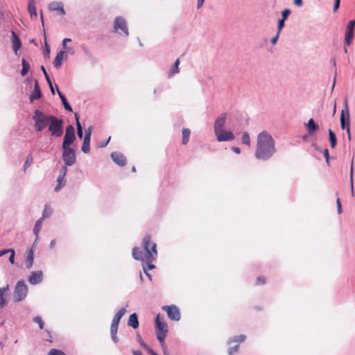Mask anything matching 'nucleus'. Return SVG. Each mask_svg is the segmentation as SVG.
<instances>
[{"label": "nucleus", "mask_w": 355, "mask_h": 355, "mask_svg": "<svg viewBox=\"0 0 355 355\" xmlns=\"http://www.w3.org/2000/svg\"><path fill=\"white\" fill-rule=\"evenodd\" d=\"M142 247L143 250L138 247L134 248L132 249V256L135 259L146 263L145 266H143V268L146 275H149L147 273V270L155 268L153 263L157 257V244L152 241L150 234H146L143 238Z\"/></svg>", "instance_id": "1"}, {"label": "nucleus", "mask_w": 355, "mask_h": 355, "mask_svg": "<svg viewBox=\"0 0 355 355\" xmlns=\"http://www.w3.org/2000/svg\"><path fill=\"white\" fill-rule=\"evenodd\" d=\"M276 151L275 141L267 132H260L257 137L255 157L259 159H268Z\"/></svg>", "instance_id": "2"}, {"label": "nucleus", "mask_w": 355, "mask_h": 355, "mask_svg": "<svg viewBox=\"0 0 355 355\" xmlns=\"http://www.w3.org/2000/svg\"><path fill=\"white\" fill-rule=\"evenodd\" d=\"M168 325L160 314L156 315L155 319V331L156 336L162 347L164 346V340L168 334Z\"/></svg>", "instance_id": "3"}, {"label": "nucleus", "mask_w": 355, "mask_h": 355, "mask_svg": "<svg viewBox=\"0 0 355 355\" xmlns=\"http://www.w3.org/2000/svg\"><path fill=\"white\" fill-rule=\"evenodd\" d=\"M53 115H47L42 112L36 110L33 115V121H35V129L38 131H42L47 125H49Z\"/></svg>", "instance_id": "4"}, {"label": "nucleus", "mask_w": 355, "mask_h": 355, "mask_svg": "<svg viewBox=\"0 0 355 355\" xmlns=\"http://www.w3.org/2000/svg\"><path fill=\"white\" fill-rule=\"evenodd\" d=\"M246 339L245 335H239L231 337L227 340V345H229L227 353L229 355H234L237 353L239 349L240 344L243 343Z\"/></svg>", "instance_id": "5"}, {"label": "nucleus", "mask_w": 355, "mask_h": 355, "mask_svg": "<svg viewBox=\"0 0 355 355\" xmlns=\"http://www.w3.org/2000/svg\"><path fill=\"white\" fill-rule=\"evenodd\" d=\"M63 121L53 116L49 125V131L55 137H61L63 133Z\"/></svg>", "instance_id": "6"}, {"label": "nucleus", "mask_w": 355, "mask_h": 355, "mask_svg": "<svg viewBox=\"0 0 355 355\" xmlns=\"http://www.w3.org/2000/svg\"><path fill=\"white\" fill-rule=\"evenodd\" d=\"M126 312L125 308L121 309L114 316L112 324L110 326V333L112 336V338L114 343L118 342V338L116 336V333L118 331V327L119 324V321L121 318L124 315Z\"/></svg>", "instance_id": "7"}, {"label": "nucleus", "mask_w": 355, "mask_h": 355, "mask_svg": "<svg viewBox=\"0 0 355 355\" xmlns=\"http://www.w3.org/2000/svg\"><path fill=\"white\" fill-rule=\"evenodd\" d=\"M28 293V287L24 280L19 281L15 286L13 298L15 302L24 300Z\"/></svg>", "instance_id": "8"}, {"label": "nucleus", "mask_w": 355, "mask_h": 355, "mask_svg": "<svg viewBox=\"0 0 355 355\" xmlns=\"http://www.w3.org/2000/svg\"><path fill=\"white\" fill-rule=\"evenodd\" d=\"M75 139L76 137L74 133V128L72 125H69L66 128V132L62 143V148L69 147V146L72 144Z\"/></svg>", "instance_id": "9"}, {"label": "nucleus", "mask_w": 355, "mask_h": 355, "mask_svg": "<svg viewBox=\"0 0 355 355\" xmlns=\"http://www.w3.org/2000/svg\"><path fill=\"white\" fill-rule=\"evenodd\" d=\"M162 309L166 312L167 316L170 320L174 321H179L180 320V309L175 305L164 306L162 307Z\"/></svg>", "instance_id": "10"}, {"label": "nucleus", "mask_w": 355, "mask_h": 355, "mask_svg": "<svg viewBox=\"0 0 355 355\" xmlns=\"http://www.w3.org/2000/svg\"><path fill=\"white\" fill-rule=\"evenodd\" d=\"M62 157L65 164L67 166H71L76 162L75 152L70 147L63 148Z\"/></svg>", "instance_id": "11"}, {"label": "nucleus", "mask_w": 355, "mask_h": 355, "mask_svg": "<svg viewBox=\"0 0 355 355\" xmlns=\"http://www.w3.org/2000/svg\"><path fill=\"white\" fill-rule=\"evenodd\" d=\"M218 141H231L234 139V136L230 131L220 130L215 132Z\"/></svg>", "instance_id": "12"}, {"label": "nucleus", "mask_w": 355, "mask_h": 355, "mask_svg": "<svg viewBox=\"0 0 355 355\" xmlns=\"http://www.w3.org/2000/svg\"><path fill=\"white\" fill-rule=\"evenodd\" d=\"M49 8L51 11L57 12V14L60 16H63L65 15L64 5L60 1H53L50 3L49 5Z\"/></svg>", "instance_id": "13"}, {"label": "nucleus", "mask_w": 355, "mask_h": 355, "mask_svg": "<svg viewBox=\"0 0 355 355\" xmlns=\"http://www.w3.org/2000/svg\"><path fill=\"white\" fill-rule=\"evenodd\" d=\"M354 27L355 24H349L347 27L345 34V44L347 46H349L352 42Z\"/></svg>", "instance_id": "14"}, {"label": "nucleus", "mask_w": 355, "mask_h": 355, "mask_svg": "<svg viewBox=\"0 0 355 355\" xmlns=\"http://www.w3.org/2000/svg\"><path fill=\"white\" fill-rule=\"evenodd\" d=\"M111 157L120 166H124L127 163L125 157L121 153L114 152L111 154Z\"/></svg>", "instance_id": "15"}, {"label": "nucleus", "mask_w": 355, "mask_h": 355, "mask_svg": "<svg viewBox=\"0 0 355 355\" xmlns=\"http://www.w3.org/2000/svg\"><path fill=\"white\" fill-rule=\"evenodd\" d=\"M43 279V273L41 270L34 271L28 277V280L31 284L40 283Z\"/></svg>", "instance_id": "16"}, {"label": "nucleus", "mask_w": 355, "mask_h": 355, "mask_svg": "<svg viewBox=\"0 0 355 355\" xmlns=\"http://www.w3.org/2000/svg\"><path fill=\"white\" fill-rule=\"evenodd\" d=\"M226 121V114H221L214 122V132L223 129Z\"/></svg>", "instance_id": "17"}, {"label": "nucleus", "mask_w": 355, "mask_h": 355, "mask_svg": "<svg viewBox=\"0 0 355 355\" xmlns=\"http://www.w3.org/2000/svg\"><path fill=\"white\" fill-rule=\"evenodd\" d=\"M12 49L15 54H17L18 51L21 49V43L15 31H12Z\"/></svg>", "instance_id": "18"}, {"label": "nucleus", "mask_w": 355, "mask_h": 355, "mask_svg": "<svg viewBox=\"0 0 355 355\" xmlns=\"http://www.w3.org/2000/svg\"><path fill=\"white\" fill-rule=\"evenodd\" d=\"M41 98V91L37 80H35L34 89L30 96V101L37 100Z\"/></svg>", "instance_id": "19"}, {"label": "nucleus", "mask_w": 355, "mask_h": 355, "mask_svg": "<svg viewBox=\"0 0 355 355\" xmlns=\"http://www.w3.org/2000/svg\"><path fill=\"white\" fill-rule=\"evenodd\" d=\"M114 31L121 35L126 36L128 35L127 24H114Z\"/></svg>", "instance_id": "20"}, {"label": "nucleus", "mask_w": 355, "mask_h": 355, "mask_svg": "<svg viewBox=\"0 0 355 355\" xmlns=\"http://www.w3.org/2000/svg\"><path fill=\"white\" fill-rule=\"evenodd\" d=\"M35 245L33 244V247L28 251L26 259V265L27 268H31L34 261V250L33 248Z\"/></svg>", "instance_id": "21"}, {"label": "nucleus", "mask_w": 355, "mask_h": 355, "mask_svg": "<svg viewBox=\"0 0 355 355\" xmlns=\"http://www.w3.org/2000/svg\"><path fill=\"white\" fill-rule=\"evenodd\" d=\"M128 325L132 327L133 329L138 328L139 323L137 313H134L130 315L128 321Z\"/></svg>", "instance_id": "22"}, {"label": "nucleus", "mask_w": 355, "mask_h": 355, "mask_svg": "<svg viewBox=\"0 0 355 355\" xmlns=\"http://www.w3.org/2000/svg\"><path fill=\"white\" fill-rule=\"evenodd\" d=\"M43 220H44L43 218H39L35 224V226L33 228V233L35 235V240L34 242V245L36 244V243L38 240V234L42 229Z\"/></svg>", "instance_id": "23"}, {"label": "nucleus", "mask_w": 355, "mask_h": 355, "mask_svg": "<svg viewBox=\"0 0 355 355\" xmlns=\"http://www.w3.org/2000/svg\"><path fill=\"white\" fill-rule=\"evenodd\" d=\"M65 54L64 51H60L56 55L53 64L55 68H60L62 65V60L64 59V55Z\"/></svg>", "instance_id": "24"}, {"label": "nucleus", "mask_w": 355, "mask_h": 355, "mask_svg": "<svg viewBox=\"0 0 355 355\" xmlns=\"http://www.w3.org/2000/svg\"><path fill=\"white\" fill-rule=\"evenodd\" d=\"M306 128L309 133L312 135L318 129V125L315 123L313 119H310L306 123Z\"/></svg>", "instance_id": "25"}, {"label": "nucleus", "mask_w": 355, "mask_h": 355, "mask_svg": "<svg viewBox=\"0 0 355 355\" xmlns=\"http://www.w3.org/2000/svg\"><path fill=\"white\" fill-rule=\"evenodd\" d=\"M58 94L62 101V103L64 105V107L65 108V110H67V111H69V112H72V108L71 107V105L69 104L67 98H65V96L63 95V94L59 91L58 89Z\"/></svg>", "instance_id": "26"}, {"label": "nucleus", "mask_w": 355, "mask_h": 355, "mask_svg": "<svg viewBox=\"0 0 355 355\" xmlns=\"http://www.w3.org/2000/svg\"><path fill=\"white\" fill-rule=\"evenodd\" d=\"M21 65H22V69L21 70V75L22 76H25L28 73V72L30 69V64L24 58H22Z\"/></svg>", "instance_id": "27"}, {"label": "nucleus", "mask_w": 355, "mask_h": 355, "mask_svg": "<svg viewBox=\"0 0 355 355\" xmlns=\"http://www.w3.org/2000/svg\"><path fill=\"white\" fill-rule=\"evenodd\" d=\"M52 212L53 210L51 208L50 205L46 204L43 211L42 216L40 218H43V220H44L45 218H49L51 215Z\"/></svg>", "instance_id": "28"}, {"label": "nucleus", "mask_w": 355, "mask_h": 355, "mask_svg": "<svg viewBox=\"0 0 355 355\" xmlns=\"http://www.w3.org/2000/svg\"><path fill=\"white\" fill-rule=\"evenodd\" d=\"M190 134H191V132L189 129L187 128H184L182 130V144L183 145H186L189 140V137H190Z\"/></svg>", "instance_id": "29"}, {"label": "nucleus", "mask_w": 355, "mask_h": 355, "mask_svg": "<svg viewBox=\"0 0 355 355\" xmlns=\"http://www.w3.org/2000/svg\"><path fill=\"white\" fill-rule=\"evenodd\" d=\"M75 118L76 121V126H77V134L79 138H82L83 135V128L81 126V124L79 121V116L77 113L75 114Z\"/></svg>", "instance_id": "30"}, {"label": "nucleus", "mask_w": 355, "mask_h": 355, "mask_svg": "<svg viewBox=\"0 0 355 355\" xmlns=\"http://www.w3.org/2000/svg\"><path fill=\"white\" fill-rule=\"evenodd\" d=\"M291 11L288 8L284 9L282 11V18H279L277 22H284L290 15Z\"/></svg>", "instance_id": "31"}, {"label": "nucleus", "mask_w": 355, "mask_h": 355, "mask_svg": "<svg viewBox=\"0 0 355 355\" xmlns=\"http://www.w3.org/2000/svg\"><path fill=\"white\" fill-rule=\"evenodd\" d=\"M345 110L347 111V132L348 135V139L350 140L351 135H350V128H349V113L348 110V105H347V101L345 100Z\"/></svg>", "instance_id": "32"}, {"label": "nucleus", "mask_w": 355, "mask_h": 355, "mask_svg": "<svg viewBox=\"0 0 355 355\" xmlns=\"http://www.w3.org/2000/svg\"><path fill=\"white\" fill-rule=\"evenodd\" d=\"M8 289V286L6 288H0V307H3L6 304V301L3 297L5 292Z\"/></svg>", "instance_id": "33"}, {"label": "nucleus", "mask_w": 355, "mask_h": 355, "mask_svg": "<svg viewBox=\"0 0 355 355\" xmlns=\"http://www.w3.org/2000/svg\"><path fill=\"white\" fill-rule=\"evenodd\" d=\"M179 64H180V60L177 59L175 60V62H174V64L170 71L169 76H172L173 75L179 73V68H178Z\"/></svg>", "instance_id": "34"}, {"label": "nucleus", "mask_w": 355, "mask_h": 355, "mask_svg": "<svg viewBox=\"0 0 355 355\" xmlns=\"http://www.w3.org/2000/svg\"><path fill=\"white\" fill-rule=\"evenodd\" d=\"M329 140L331 148H335L336 146V137L335 133L331 130H329Z\"/></svg>", "instance_id": "35"}, {"label": "nucleus", "mask_w": 355, "mask_h": 355, "mask_svg": "<svg viewBox=\"0 0 355 355\" xmlns=\"http://www.w3.org/2000/svg\"><path fill=\"white\" fill-rule=\"evenodd\" d=\"M340 126L342 129H347V115L345 116L344 110H342L340 114Z\"/></svg>", "instance_id": "36"}, {"label": "nucleus", "mask_w": 355, "mask_h": 355, "mask_svg": "<svg viewBox=\"0 0 355 355\" xmlns=\"http://www.w3.org/2000/svg\"><path fill=\"white\" fill-rule=\"evenodd\" d=\"M285 24H278V31H277V33L276 34V35L272 38L271 40V43L272 44H276L277 41V39L279 37V32L280 31L282 30V28L284 27Z\"/></svg>", "instance_id": "37"}, {"label": "nucleus", "mask_w": 355, "mask_h": 355, "mask_svg": "<svg viewBox=\"0 0 355 355\" xmlns=\"http://www.w3.org/2000/svg\"><path fill=\"white\" fill-rule=\"evenodd\" d=\"M28 10L32 19L33 16H37V11L35 5L28 6Z\"/></svg>", "instance_id": "38"}, {"label": "nucleus", "mask_w": 355, "mask_h": 355, "mask_svg": "<svg viewBox=\"0 0 355 355\" xmlns=\"http://www.w3.org/2000/svg\"><path fill=\"white\" fill-rule=\"evenodd\" d=\"M242 143L246 145H249L250 143V135L248 132H243L242 135Z\"/></svg>", "instance_id": "39"}, {"label": "nucleus", "mask_w": 355, "mask_h": 355, "mask_svg": "<svg viewBox=\"0 0 355 355\" xmlns=\"http://www.w3.org/2000/svg\"><path fill=\"white\" fill-rule=\"evenodd\" d=\"M33 158L31 155H29L27 156L26 162L24 163V171L31 166V164L33 163Z\"/></svg>", "instance_id": "40"}, {"label": "nucleus", "mask_w": 355, "mask_h": 355, "mask_svg": "<svg viewBox=\"0 0 355 355\" xmlns=\"http://www.w3.org/2000/svg\"><path fill=\"white\" fill-rule=\"evenodd\" d=\"M33 321L35 323H37L39 324V327H40V329H42L44 328V323L42 319L41 318V317H40V316L35 317L33 318Z\"/></svg>", "instance_id": "41"}, {"label": "nucleus", "mask_w": 355, "mask_h": 355, "mask_svg": "<svg viewBox=\"0 0 355 355\" xmlns=\"http://www.w3.org/2000/svg\"><path fill=\"white\" fill-rule=\"evenodd\" d=\"M47 355H65V354L61 350L52 349L49 352Z\"/></svg>", "instance_id": "42"}, {"label": "nucleus", "mask_w": 355, "mask_h": 355, "mask_svg": "<svg viewBox=\"0 0 355 355\" xmlns=\"http://www.w3.org/2000/svg\"><path fill=\"white\" fill-rule=\"evenodd\" d=\"M82 150L85 153H89L90 151V146L88 143H85L83 141V146H82Z\"/></svg>", "instance_id": "43"}, {"label": "nucleus", "mask_w": 355, "mask_h": 355, "mask_svg": "<svg viewBox=\"0 0 355 355\" xmlns=\"http://www.w3.org/2000/svg\"><path fill=\"white\" fill-rule=\"evenodd\" d=\"M137 339H138V342L139 343V344L144 348L146 349V351L148 352V349H151L150 347H149L148 345H146L144 343V341L143 340V339L141 338V336H137Z\"/></svg>", "instance_id": "44"}, {"label": "nucleus", "mask_w": 355, "mask_h": 355, "mask_svg": "<svg viewBox=\"0 0 355 355\" xmlns=\"http://www.w3.org/2000/svg\"><path fill=\"white\" fill-rule=\"evenodd\" d=\"M41 70L42 71V72L44 73V76H45V78L48 83L49 85H51V78L49 77V76L48 75L45 68L44 66H41Z\"/></svg>", "instance_id": "45"}, {"label": "nucleus", "mask_w": 355, "mask_h": 355, "mask_svg": "<svg viewBox=\"0 0 355 355\" xmlns=\"http://www.w3.org/2000/svg\"><path fill=\"white\" fill-rule=\"evenodd\" d=\"M266 283V278L263 277H259L256 279V285H263Z\"/></svg>", "instance_id": "46"}, {"label": "nucleus", "mask_w": 355, "mask_h": 355, "mask_svg": "<svg viewBox=\"0 0 355 355\" xmlns=\"http://www.w3.org/2000/svg\"><path fill=\"white\" fill-rule=\"evenodd\" d=\"M354 162L352 161V167H351V193L354 196V187H353V168H354Z\"/></svg>", "instance_id": "47"}, {"label": "nucleus", "mask_w": 355, "mask_h": 355, "mask_svg": "<svg viewBox=\"0 0 355 355\" xmlns=\"http://www.w3.org/2000/svg\"><path fill=\"white\" fill-rule=\"evenodd\" d=\"M10 250L9 251V252H11V254L10 255V257H9V261L10 262V263L14 264L15 263V251L12 249H10Z\"/></svg>", "instance_id": "48"}, {"label": "nucleus", "mask_w": 355, "mask_h": 355, "mask_svg": "<svg viewBox=\"0 0 355 355\" xmlns=\"http://www.w3.org/2000/svg\"><path fill=\"white\" fill-rule=\"evenodd\" d=\"M64 179V177H62L60 175L58 176V186L55 188V191H58L59 189H60V188L62 187L61 185V182L62 181V180Z\"/></svg>", "instance_id": "49"}, {"label": "nucleus", "mask_w": 355, "mask_h": 355, "mask_svg": "<svg viewBox=\"0 0 355 355\" xmlns=\"http://www.w3.org/2000/svg\"><path fill=\"white\" fill-rule=\"evenodd\" d=\"M336 206L338 209V214H340L342 212V208H341V202L339 198L336 200Z\"/></svg>", "instance_id": "50"}, {"label": "nucleus", "mask_w": 355, "mask_h": 355, "mask_svg": "<svg viewBox=\"0 0 355 355\" xmlns=\"http://www.w3.org/2000/svg\"><path fill=\"white\" fill-rule=\"evenodd\" d=\"M67 166H62L60 171L59 175L64 178V176L66 175V173H67Z\"/></svg>", "instance_id": "51"}, {"label": "nucleus", "mask_w": 355, "mask_h": 355, "mask_svg": "<svg viewBox=\"0 0 355 355\" xmlns=\"http://www.w3.org/2000/svg\"><path fill=\"white\" fill-rule=\"evenodd\" d=\"M90 139H91V136H90V133L89 132H85V138H84V142L85 143H88L89 144L90 142Z\"/></svg>", "instance_id": "52"}, {"label": "nucleus", "mask_w": 355, "mask_h": 355, "mask_svg": "<svg viewBox=\"0 0 355 355\" xmlns=\"http://www.w3.org/2000/svg\"><path fill=\"white\" fill-rule=\"evenodd\" d=\"M340 3V0H334V12L336 11L339 8Z\"/></svg>", "instance_id": "53"}, {"label": "nucleus", "mask_w": 355, "mask_h": 355, "mask_svg": "<svg viewBox=\"0 0 355 355\" xmlns=\"http://www.w3.org/2000/svg\"><path fill=\"white\" fill-rule=\"evenodd\" d=\"M113 22H126V21H125V19L123 17L118 16L114 19Z\"/></svg>", "instance_id": "54"}, {"label": "nucleus", "mask_w": 355, "mask_h": 355, "mask_svg": "<svg viewBox=\"0 0 355 355\" xmlns=\"http://www.w3.org/2000/svg\"><path fill=\"white\" fill-rule=\"evenodd\" d=\"M324 156L326 159V161L327 162H329V151H328V149H325L324 150Z\"/></svg>", "instance_id": "55"}, {"label": "nucleus", "mask_w": 355, "mask_h": 355, "mask_svg": "<svg viewBox=\"0 0 355 355\" xmlns=\"http://www.w3.org/2000/svg\"><path fill=\"white\" fill-rule=\"evenodd\" d=\"M68 42H71V39L70 38H65L62 41V45H63V49H66V44Z\"/></svg>", "instance_id": "56"}, {"label": "nucleus", "mask_w": 355, "mask_h": 355, "mask_svg": "<svg viewBox=\"0 0 355 355\" xmlns=\"http://www.w3.org/2000/svg\"><path fill=\"white\" fill-rule=\"evenodd\" d=\"M302 3V0H294V4L297 6H301Z\"/></svg>", "instance_id": "57"}, {"label": "nucleus", "mask_w": 355, "mask_h": 355, "mask_svg": "<svg viewBox=\"0 0 355 355\" xmlns=\"http://www.w3.org/2000/svg\"><path fill=\"white\" fill-rule=\"evenodd\" d=\"M55 244H56V241H55V239L52 240V241H51V243H50V248H51V249L54 248H55Z\"/></svg>", "instance_id": "58"}, {"label": "nucleus", "mask_w": 355, "mask_h": 355, "mask_svg": "<svg viewBox=\"0 0 355 355\" xmlns=\"http://www.w3.org/2000/svg\"><path fill=\"white\" fill-rule=\"evenodd\" d=\"M10 250H0V257L7 254L9 252Z\"/></svg>", "instance_id": "59"}, {"label": "nucleus", "mask_w": 355, "mask_h": 355, "mask_svg": "<svg viewBox=\"0 0 355 355\" xmlns=\"http://www.w3.org/2000/svg\"><path fill=\"white\" fill-rule=\"evenodd\" d=\"M232 149H233V151L237 154H239L241 152L239 148H238V147H234Z\"/></svg>", "instance_id": "60"}, {"label": "nucleus", "mask_w": 355, "mask_h": 355, "mask_svg": "<svg viewBox=\"0 0 355 355\" xmlns=\"http://www.w3.org/2000/svg\"><path fill=\"white\" fill-rule=\"evenodd\" d=\"M205 0H198V8H200L203 4Z\"/></svg>", "instance_id": "61"}, {"label": "nucleus", "mask_w": 355, "mask_h": 355, "mask_svg": "<svg viewBox=\"0 0 355 355\" xmlns=\"http://www.w3.org/2000/svg\"><path fill=\"white\" fill-rule=\"evenodd\" d=\"M148 353L150 355H158L155 352H154L152 349H148Z\"/></svg>", "instance_id": "62"}, {"label": "nucleus", "mask_w": 355, "mask_h": 355, "mask_svg": "<svg viewBox=\"0 0 355 355\" xmlns=\"http://www.w3.org/2000/svg\"><path fill=\"white\" fill-rule=\"evenodd\" d=\"M49 85V87H50V89H51V93H52L53 94H55V91H54V88H53V87L52 83L51 82V85Z\"/></svg>", "instance_id": "63"}, {"label": "nucleus", "mask_w": 355, "mask_h": 355, "mask_svg": "<svg viewBox=\"0 0 355 355\" xmlns=\"http://www.w3.org/2000/svg\"><path fill=\"white\" fill-rule=\"evenodd\" d=\"M134 355H142V353L139 351H136L133 352Z\"/></svg>", "instance_id": "64"}]
</instances>
